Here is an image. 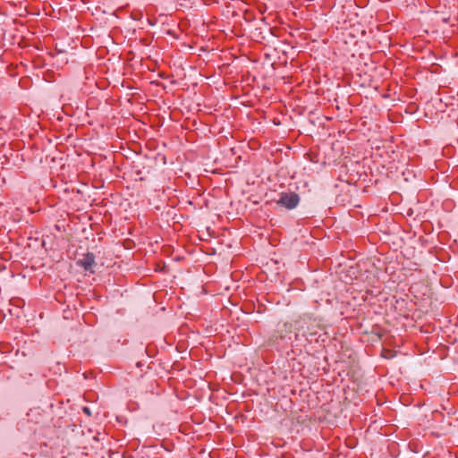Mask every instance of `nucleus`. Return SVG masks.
Segmentation results:
<instances>
[{
  "mask_svg": "<svg viewBox=\"0 0 458 458\" xmlns=\"http://www.w3.org/2000/svg\"><path fill=\"white\" fill-rule=\"evenodd\" d=\"M300 197L294 192H283L280 194L279 199L276 201L277 205L284 207L287 209H293L298 206Z\"/></svg>",
  "mask_w": 458,
  "mask_h": 458,
  "instance_id": "f257e3e1",
  "label": "nucleus"
},
{
  "mask_svg": "<svg viewBox=\"0 0 458 458\" xmlns=\"http://www.w3.org/2000/svg\"><path fill=\"white\" fill-rule=\"evenodd\" d=\"M77 264L82 267L85 270L93 272L96 267L95 256L92 253H87V255L77 261Z\"/></svg>",
  "mask_w": 458,
  "mask_h": 458,
  "instance_id": "f03ea898",
  "label": "nucleus"
},
{
  "mask_svg": "<svg viewBox=\"0 0 458 458\" xmlns=\"http://www.w3.org/2000/svg\"><path fill=\"white\" fill-rule=\"evenodd\" d=\"M293 330V325L292 323H284L280 328L278 329V333H280V335L278 337L284 338V333H291Z\"/></svg>",
  "mask_w": 458,
  "mask_h": 458,
  "instance_id": "7ed1b4c3",
  "label": "nucleus"
},
{
  "mask_svg": "<svg viewBox=\"0 0 458 458\" xmlns=\"http://www.w3.org/2000/svg\"><path fill=\"white\" fill-rule=\"evenodd\" d=\"M83 411H84L85 413H87V414L90 415V411H89V409L88 407H84V408H83Z\"/></svg>",
  "mask_w": 458,
  "mask_h": 458,
  "instance_id": "20e7f679",
  "label": "nucleus"
}]
</instances>
